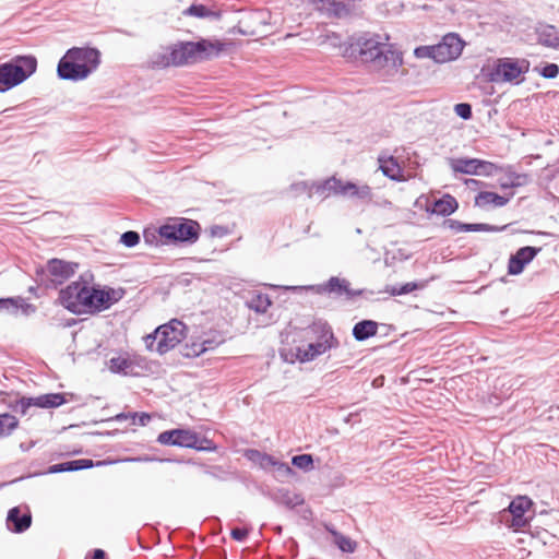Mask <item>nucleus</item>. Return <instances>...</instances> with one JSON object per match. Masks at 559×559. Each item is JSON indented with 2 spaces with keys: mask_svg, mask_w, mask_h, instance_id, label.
<instances>
[{
  "mask_svg": "<svg viewBox=\"0 0 559 559\" xmlns=\"http://www.w3.org/2000/svg\"><path fill=\"white\" fill-rule=\"evenodd\" d=\"M126 290L121 287L90 286L84 276L71 282L59 292L60 304L74 314H96L109 309L123 298Z\"/></svg>",
  "mask_w": 559,
  "mask_h": 559,
  "instance_id": "1",
  "label": "nucleus"
},
{
  "mask_svg": "<svg viewBox=\"0 0 559 559\" xmlns=\"http://www.w3.org/2000/svg\"><path fill=\"white\" fill-rule=\"evenodd\" d=\"M100 51L94 47H72L57 64V75L64 81L79 82L87 79L99 67Z\"/></svg>",
  "mask_w": 559,
  "mask_h": 559,
  "instance_id": "2",
  "label": "nucleus"
},
{
  "mask_svg": "<svg viewBox=\"0 0 559 559\" xmlns=\"http://www.w3.org/2000/svg\"><path fill=\"white\" fill-rule=\"evenodd\" d=\"M356 47L360 59L376 68H396L402 62L399 53L390 45L380 41L379 36H361L357 39Z\"/></svg>",
  "mask_w": 559,
  "mask_h": 559,
  "instance_id": "3",
  "label": "nucleus"
},
{
  "mask_svg": "<svg viewBox=\"0 0 559 559\" xmlns=\"http://www.w3.org/2000/svg\"><path fill=\"white\" fill-rule=\"evenodd\" d=\"M37 70V59L32 55H19L0 63V93L22 84Z\"/></svg>",
  "mask_w": 559,
  "mask_h": 559,
  "instance_id": "4",
  "label": "nucleus"
},
{
  "mask_svg": "<svg viewBox=\"0 0 559 559\" xmlns=\"http://www.w3.org/2000/svg\"><path fill=\"white\" fill-rule=\"evenodd\" d=\"M201 226L197 221L185 217H173L158 227L162 245L188 243L198 241Z\"/></svg>",
  "mask_w": 559,
  "mask_h": 559,
  "instance_id": "5",
  "label": "nucleus"
},
{
  "mask_svg": "<svg viewBox=\"0 0 559 559\" xmlns=\"http://www.w3.org/2000/svg\"><path fill=\"white\" fill-rule=\"evenodd\" d=\"M311 190H313V194H318L323 200L332 194L356 198L362 201H371L372 198V191L368 185L357 186L350 181H343L335 176L322 181L311 182Z\"/></svg>",
  "mask_w": 559,
  "mask_h": 559,
  "instance_id": "6",
  "label": "nucleus"
},
{
  "mask_svg": "<svg viewBox=\"0 0 559 559\" xmlns=\"http://www.w3.org/2000/svg\"><path fill=\"white\" fill-rule=\"evenodd\" d=\"M187 326L179 320L158 326L152 334L145 336L146 348L164 355L175 348L183 338Z\"/></svg>",
  "mask_w": 559,
  "mask_h": 559,
  "instance_id": "7",
  "label": "nucleus"
},
{
  "mask_svg": "<svg viewBox=\"0 0 559 559\" xmlns=\"http://www.w3.org/2000/svg\"><path fill=\"white\" fill-rule=\"evenodd\" d=\"M173 67H181L210 59L219 52L221 48L206 39L199 41H180L170 46Z\"/></svg>",
  "mask_w": 559,
  "mask_h": 559,
  "instance_id": "8",
  "label": "nucleus"
},
{
  "mask_svg": "<svg viewBox=\"0 0 559 559\" xmlns=\"http://www.w3.org/2000/svg\"><path fill=\"white\" fill-rule=\"evenodd\" d=\"M530 70V61L526 59L499 58L495 62L490 73L493 82H515L520 83L519 78Z\"/></svg>",
  "mask_w": 559,
  "mask_h": 559,
  "instance_id": "9",
  "label": "nucleus"
},
{
  "mask_svg": "<svg viewBox=\"0 0 559 559\" xmlns=\"http://www.w3.org/2000/svg\"><path fill=\"white\" fill-rule=\"evenodd\" d=\"M316 331L320 332L319 340L314 343H309L305 349L298 348L297 356L301 361H310L326 350L338 346V341L328 323L316 325Z\"/></svg>",
  "mask_w": 559,
  "mask_h": 559,
  "instance_id": "10",
  "label": "nucleus"
},
{
  "mask_svg": "<svg viewBox=\"0 0 559 559\" xmlns=\"http://www.w3.org/2000/svg\"><path fill=\"white\" fill-rule=\"evenodd\" d=\"M286 289L297 292V290H311L317 295H334L336 297L346 295L352 298L360 294V292H354L349 288V283L346 280H341L336 276H332L328 282L318 285H309V286H287Z\"/></svg>",
  "mask_w": 559,
  "mask_h": 559,
  "instance_id": "11",
  "label": "nucleus"
},
{
  "mask_svg": "<svg viewBox=\"0 0 559 559\" xmlns=\"http://www.w3.org/2000/svg\"><path fill=\"white\" fill-rule=\"evenodd\" d=\"M79 264L68 262L61 259H50L45 269H41L40 275L46 276L52 286L61 285L74 275ZM39 274V272H37Z\"/></svg>",
  "mask_w": 559,
  "mask_h": 559,
  "instance_id": "12",
  "label": "nucleus"
},
{
  "mask_svg": "<svg viewBox=\"0 0 559 559\" xmlns=\"http://www.w3.org/2000/svg\"><path fill=\"white\" fill-rule=\"evenodd\" d=\"M532 504V500L526 496H518L514 498L508 509L503 511L502 516L506 524L515 531L525 527L527 525V519L524 514Z\"/></svg>",
  "mask_w": 559,
  "mask_h": 559,
  "instance_id": "13",
  "label": "nucleus"
},
{
  "mask_svg": "<svg viewBox=\"0 0 559 559\" xmlns=\"http://www.w3.org/2000/svg\"><path fill=\"white\" fill-rule=\"evenodd\" d=\"M465 46V43L455 33H449L442 37V40L436 45L437 63H444L457 59Z\"/></svg>",
  "mask_w": 559,
  "mask_h": 559,
  "instance_id": "14",
  "label": "nucleus"
},
{
  "mask_svg": "<svg viewBox=\"0 0 559 559\" xmlns=\"http://www.w3.org/2000/svg\"><path fill=\"white\" fill-rule=\"evenodd\" d=\"M66 402L64 393H48L36 397H22L17 401L15 411L24 415L31 406L55 408Z\"/></svg>",
  "mask_w": 559,
  "mask_h": 559,
  "instance_id": "15",
  "label": "nucleus"
},
{
  "mask_svg": "<svg viewBox=\"0 0 559 559\" xmlns=\"http://www.w3.org/2000/svg\"><path fill=\"white\" fill-rule=\"evenodd\" d=\"M177 447L195 449L198 451H212L215 445L206 438L188 429H176Z\"/></svg>",
  "mask_w": 559,
  "mask_h": 559,
  "instance_id": "16",
  "label": "nucleus"
},
{
  "mask_svg": "<svg viewBox=\"0 0 559 559\" xmlns=\"http://www.w3.org/2000/svg\"><path fill=\"white\" fill-rule=\"evenodd\" d=\"M542 248L538 247H522L509 259L508 273L510 275H519L523 272L524 267L534 260Z\"/></svg>",
  "mask_w": 559,
  "mask_h": 559,
  "instance_id": "17",
  "label": "nucleus"
},
{
  "mask_svg": "<svg viewBox=\"0 0 559 559\" xmlns=\"http://www.w3.org/2000/svg\"><path fill=\"white\" fill-rule=\"evenodd\" d=\"M500 174H502V176L498 179V183L501 189L523 187L530 181L526 174L515 173L510 165L501 166Z\"/></svg>",
  "mask_w": 559,
  "mask_h": 559,
  "instance_id": "18",
  "label": "nucleus"
},
{
  "mask_svg": "<svg viewBox=\"0 0 559 559\" xmlns=\"http://www.w3.org/2000/svg\"><path fill=\"white\" fill-rule=\"evenodd\" d=\"M7 524L10 531L14 533H23L32 524V514L28 510L21 513V509L19 507H14L8 512Z\"/></svg>",
  "mask_w": 559,
  "mask_h": 559,
  "instance_id": "19",
  "label": "nucleus"
},
{
  "mask_svg": "<svg viewBox=\"0 0 559 559\" xmlns=\"http://www.w3.org/2000/svg\"><path fill=\"white\" fill-rule=\"evenodd\" d=\"M536 36L538 44L559 49V29L550 24H540L536 27Z\"/></svg>",
  "mask_w": 559,
  "mask_h": 559,
  "instance_id": "20",
  "label": "nucleus"
},
{
  "mask_svg": "<svg viewBox=\"0 0 559 559\" xmlns=\"http://www.w3.org/2000/svg\"><path fill=\"white\" fill-rule=\"evenodd\" d=\"M103 462H97L96 466L102 465ZM95 466V463L90 459H79V460H72L67 461L62 463H58L55 465H51L49 467V473L56 474V473H63V472H76L81 469H86Z\"/></svg>",
  "mask_w": 559,
  "mask_h": 559,
  "instance_id": "21",
  "label": "nucleus"
},
{
  "mask_svg": "<svg viewBox=\"0 0 559 559\" xmlns=\"http://www.w3.org/2000/svg\"><path fill=\"white\" fill-rule=\"evenodd\" d=\"M20 309L24 314L35 312V307L26 304L22 297L0 298V312L16 314Z\"/></svg>",
  "mask_w": 559,
  "mask_h": 559,
  "instance_id": "22",
  "label": "nucleus"
},
{
  "mask_svg": "<svg viewBox=\"0 0 559 559\" xmlns=\"http://www.w3.org/2000/svg\"><path fill=\"white\" fill-rule=\"evenodd\" d=\"M512 195L513 193L509 197H503L496 192L481 191L475 197V206L480 209H486L489 205L493 207H502L508 204Z\"/></svg>",
  "mask_w": 559,
  "mask_h": 559,
  "instance_id": "23",
  "label": "nucleus"
},
{
  "mask_svg": "<svg viewBox=\"0 0 559 559\" xmlns=\"http://www.w3.org/2000/svg\"><path fill=\"white\" fill-rule=\"evenodd\" d=\"M108 368L114 373L122 376H134L136 374L135 367L138 366L133 359L128 356L111 357L108 362Z\"/></svg>",
  "mask_w": 559,
  "mask_h": 559,
  "instance_id": "24",
  "label": "nucleus"
},
{
  "mask_svg": "<svg viewBox=\"0 0 559 559\" xmlns=\"http://www.w3.org/2000/svg\"><path fill=\"white\" fill-rule=\"evenodd\" d=\"M459 207L456 199L451 194H444L442 198L437 199L431 204V213L449 216L454 213Z\"/></svg>",
  "mask_w": 559,
  "mask_h": 559,
  "instance_id": "25",
  "label": "nucleus"
},
{
  "mask_svg": "<svg viewBox=\"0 0 559 559\" xmlns=\"http://www.w3.org/2000/svg\"><path fill=\"white\" fill-rule=\"evenodd\" d=\"M379 163L380 169L383 173V175L390 178L391 180L403 181L405 179L403 175V169L395 157H379Z\"/></svg>",
  "mask_w": 559,
  "mask_h": 559,
  "instance_id": "26",
  "label": "nucleus"
},
{
  "mask_svg": "<svg viewBox=\"0 0 559 559\" xmlns=\"http://www.w3.org/2000/svg\"><path fill=\"white\" fill-rule=\"evenodd\" d=\"M378 323L373 320H361L353 328V336L356 341L362 342L377 334Z\"/></svg>",
  "mask_w": 559,
  "mask_h": 559,
  "instance_id": "27",
  "label": "nucleus"
},
{
  "mask_svg": "<svg viewBox=\"0 0 559 559\" xmlns=\"http://www.w3.org/2000/svg\"><path fill=\"white\" fill-rule=\"evenodd\" d=\"M479 158H452L450 167L454 173L477 176Z\"/></svg>",
  "mask_w": 559,
  "mask_h": 559,
  "instance_id": "28",
  "label": "nucleus"
},
{
  "mask_svg": "<svg viewBox=\"0 0 559 559\" xmlns=\"http://www.w3.org/2000/svg\"><path fill=\"white\" fill-rule=\"evenodd\" d=\"M274 500L276 503L287 507L288 509H294L297 506H301L305 500L304 498L295 492H290L285 489L278 490L274 495Z\"/></svg>",
  "mask_w": 559,
  "mask_h": 559,
  "instance_id": "29",
  "label": "nucleus"
},
{
  "mask_svg": "<svg viewBox=\"0 0 559 559\" xmlns=\"http://www.w3.org/2000/svg\"><path fill=\"white\" fill-rule=\"evenodd\" d=\"M429 281L420 282H408L400 286H386L385 292L391 296H401L409 294L414 290L424 289L428 285Z\"/></svg>",
  "mask_w": 559,
  "mask_h": 559,
  "instance_id": "30",
  "label": "nucleus"
},
{
  "mask_svg": "<svg viewBox=\"0 0 559 559\" xmlns=\"http://www.w3.org/2000/svg\"><path fill=\"white\" fill-rule=\"evenodd\" d=\"M271 304L266 294H255L247 301L248 307L257 313H265Z\"/></svg>",
  "mask_w": 559,
  "mask_h": 559,
  "instance_id": "31",
  "label": "nucleus"
},
{
  "mask_svg": "<svg viewBox=\"0 0 559 559\" xmlns=\"http://www.w3.org/2000/svg\"><path fill=\"white\" fill-rule=\"evenodd\" d=\"M328 531L332 534L334 537V544L344 552H354L356 549V542L350 539L349 537L341 534L340 532L329 528Z\"/></svg>",
  "mask_w": 559,
  "mask_h": 559,
  "instance_id": "32",
  "label": "nucleus"
},
{
  "mask_svg": "<svg viewBox=\"0 0 559 559\" xmlns=\"http://www.w3.org/2000/svg\"><path fill=\"white\" fill-rule=\"evenodd\" d=\"M17 425L15 416L9 413L0 414V438L10 436Z\"/></svg>",
  "mask_w": 559,
  "mask_h": 559,
  "instance_id": "33",
  "label": "nucleus"
},
{
  "mask_svg": "<svg viewBox=\"0 0 559 559\" xmlns=\"http://www.w3.org/2000/svg\"><path fill=\"white\" fill-rule=\"evenodd\" d=\"M212 342L204 341V342H194L190 345L185 346V350L182 352V355L186 357H198L202 355L204 352H206L209 348H211Z\"/></svg>",
  "mask_w": 559,
  "mask_h": 559,
  "instance_id": "34",
  "label": "nucleus"
},
{
  "mask_svg": "<svg viewBox=\"0 0 559 559\" xmlns=\"http://www.w3.org/2000/svg\"><path fill=\"white\" fill-rule=\"evenodd\" d=\"M152 63L157 68L173 67V52L170 46L165 51L157 52L153 56Z\"/></svg>",
  "mask_w": 559,
  "mask_h": 559,
  "instance_id": "35",
  "label": "nucleus"
},
{
  "mask_svg": "<svg viewBox=\"0 0 559 559\" xmlns=\"http://www.w3.org/2000/svg\"><path fill=\"white\" fill-rule=\"evenodd\" d=\"M477 164V176L493 177L500 174L501 166H498L491 162L479 159Z\"/></svg>",
  "mask_w": 559,
  "mask_h": 559,
  "instance_id": "36",
  "label": "nucleus"
},
{
  "mask_svg": "<svg viewBox=\"0 0 559 559\" xmlns=\"http://www.w3.org/2000/svg\"><path fill=\"white\" fill-rule=\"evenodd\" d=\"M292 464L300 469L309 471L313 467V457L311 454H299L292 459Z\"/></svg>",
  "mask_w": 559,
  "mask_h": 559,
  "instance_id": "37",
  "label": "nucleus"
},
{
  "mask_svg": "<svg viewBox=\"0 0 559 559\" xmlns=\"http://www.w3.org/2000/svg\"><path fill=\"white\" fill-rule=\"evenodd\" d=\"M186 15L197 16V17H209L214 15V12H212L206 5L204 4H191L186 11Z\"/></svg>",
  "mask_w": 559,
  "mask_h": 559,
  "instance_id": "38",
  "label": "nucleus"
},
{
  "mask_svg": "<svg viewBox=\"0 0 559 559\" xmlns=\"http://www.w3.org/2000/svg\"><path fill=\"white\" fill-rule=\"evenodd\" d=\"M534 71L545 79H555L559 74V66L557 63H546L544 67H536Z\"/></svg>",
  "mask_w": 559,
  "mask_h": 559,
  "instance_id": "39",
  "label": "nucleus"
},
{
  "mask_svg": "<svg viewBox=\"0 0 559 559\" xmlns=\"http://www.w3.org/2000/svg\"><path fill=\"white\" fill-rule=\"evenodd\" d=\"M414 53L417 58H430L437 62V47L432 46H419L415 48Z\"/></svg>",
  "mask_w": 559,
  "mask_h": 559,
  "instance_id": "40",
  "label": "nucleus"
},
{
  "mask_svg": "<svg viewBox=\"0 0 559 559\" xmlns=\"http://www.w3.org/2000/svg\"><path fill=\"white\" fill-rule=\"evenodd\" d=\"M468 227H469L468 231H489V233L502 231L507 228V226L498 227V226L485 224V223H474V224L468 223Z\"/></svg>",
  "mask_w": 559,
  "mask_h": 559,
  "instance_id": "41",
  "label": "nucleus"
},
{
  "mask_svg": "<svg viewBox=\"0 0 559 559\" xmlns=\"http://www.w3.org/2000/svg\"><path fill=\"white\" fill-rule=\"evenodd\" d=\"M443 226L451 229L453 233H468V223H462L456 219H445Z\"/></svg>",
  "mask_w": 559,
  "mask_h": 559,
  "instance_id": "42",
  "label": "nucleus"
},
{
  "mask_svg": "<svg viewBox=\"0 0 559 559\" xmlns=\"http://www.w3.org/2000/svg\"><path fill=\"white\" fill-rule=\"evenodd\" d=\"M120 241L128 248H132L140 242V235L136 231L128 230L120 237Z\"/></svg>",
  "mask_w": 559,
  "mask_h": 559,
  "instance_id": "43",
  "label": "nucleus"
},
{
  "mask_svg": "<svg viewBox=\"0 0 559 559\" xmlns=\"http://www.w3.org/2000/svg\"><path fill=\"white\" fill-rule=\"evenodd\" d=\"M157 441L160 444L177 447L176 429L160 432L157 437Z\"/></svg>",
  "mask_w": 559,
  "mask_h": 559,
  "instance_id": "44",
  "label": "nucleus"
},
{
  "mask_svg": "<svg viewBox=\"0 0 559 559\" xmlns=\"http://www.w3.org/2000/svg\"><path fill=\"white\" fill-rule=\"evenodd\" d=\"M455 114L464 120L472 118V106L467 103H460L454 106Z\"/></svg>",
  "mask_w": 559,
  "mask_h": 559,
  "instance_id": "45",
  "label": "nucleus"
},
{
  "mask_svg": "<svg viewBox=\"0 0 559 559\" xmlns=\"http://www.w3.org/2000/svg\"><path fill=\"white\" fill-rule=\"evenodd\" d=\"M290 189L298 193L308 192L309 198H312V195H313V190H311V183H309L307 181H300L297 183H293L290 186Z\"/></svg>",
  "mask_w": 559,
  "mask_h": 559,
  "instance_id": "46",
  "label": "nucleus"
},
{
  "mask_svg": "<svg viewBox=\"0 0 559 559\" xmlns=\"http://www.w3.org/2000/svg\"><path fill=\"white\" fill-rule=\"evenodd\" d=\"M131 419L133 425L145 426L150 420L151 416L147 413H131Z\"/></svg>",
  "mask_w": 559,
  "mask_h": 559,
  "instance_id": "47",
  "label": "nucleus"
},
{
  "mask_svg": "<svg viewBox=\"0 0 559 559\" xmlns=\"http://www.w3.org/2000/svg\"><path fill=\"white\" fill-rule=\"evenodd\" d=\"M230 535L233 539L242 543L247 539L249 535V530L235 527L231 530Z\"/></svg>",
  "mask_w": 559,
  "mask_h": 559,
  "instance_id": "48",
  "label": "nucleus"
},
{
  "mask_svg": "<svg viewBox=\"0 0 559 559\" xmlns=\"http://www.w3.org/2000/svg\"><path fill=\"white\" fill-rule=\"evenodd\" d=\"M272 471L277 472L282 476H288L293 474L292 467L285 463L276 460V465L272 468Z\"/></svg>",
  "mask_w": 559,
  "mask_h": 559,
  "instance_id": "49",
  "label": "nucleus"
},
{
  "mask_svg": "<svg viewBox=\"0 0 559 559\" xmlns=\"http://www.w3.org/2000/svg\"><path fill=\"white\" fill-rule=\"evenodd\" d=\"M264 454H265V452H261L259 450L251 449V450H247L246 457L260 466V463H261Z\"/></svg>",
  "mask_w": 559,
  "mask_h": 559,
  "instance_id": "50",
  "label": "nucleus"
},
{
  "mask_svg": "<svg viewBox=\"0 0 559 559\" xmlns=\"http://www.w3.org/2000/svg\"><path fill=\"white\" fill-rule=\"evenodd\" d=\"M275 465H276V459L273 455L265 453L260 463V467L264 471H272V468Z\"/></svg>",
  "mask_w": 559,
  "mask_h": 559,
  "instance_id": "51",
  "label": "nucleus"
},
{
  "mask_svg": "<svg viewBox=\"0 0 559 559\" xmlns=\"http://www.w3.org/2000/svg\"><path fill=\"white\" fill-rule=\"evenodd\" d=\"M144 240L146 243L150 245H158V241L162 242L159 236H158V229H155L154 231L145 230L144 231Z\"/></svg>",
  "mask_w": 559,
  "mask_h": 559,
  "instance_id": "52",
  "label": "nucleus"
},
{
  "mask_svg": "<svg viewBox=\"0 0 559 559\" xmlns=\"http://www.w3.org/2000/svg\"><path fill=\"white\" fill-rule=\"evenodd\" d=\"M465 183L471 189H475V188L480 187V186L484 185L481 181L476 180V179H466Z\"/></svg>",
  "mask_w": 559,
  "mask_h": 559,
  "instance_id": "53",
  "label": "nucleus"
},
{
  "mask_svg": "<svg viewBox=\"0 0 559 559\" xmlns=\"http://www.w3.org/2000/svg\"><path fill=\"white\" fill-rule=\"evenodd\" d=\"M93 559H106V552L103 549H95L93 551Z\"/></svg>",
  "mask_w": 559,
  "mask_h": 559,
  "instance_id": "54",
  "label": "nucleus"
},
{
  "mask_svg": "<svg viewBox=\"0 0 559 559\" xmlns=\"http://www.w3.org/2000/svg\"><path fill=\"white\" fill-rule=\"evenodd\" d=\"M128 418H131V413H129V414L120 413V414L116 415L112 419L116 421H122Z\"/></svg>",
  "mask_w": 559,
  "mask_h": 559,
  "instance_id": "55",
  "label": "nucleus"
},
{
  "mask_svg": "<svg viewBox=\"0 0 559 559\" xmlns=\"http://www.w3.org/2000/svg\"><path fill=\"white\" fill-rule=\"evenodd\" d=\"M34 442H29V443H25V442H22L20 443V449L23 451V452H26L28 450H31L33 447H34Z\"/></svg>",
  "mask_w": 559,
  "mask_h": 559,
  "instance_id": "56",
  "label": "nucleus"
},
{
  "mask_svg": "<svg viewBox=\"0 0 559 559\" xmlns=\"http://www.w3.org/2000/svg\"><path fill=\"white\" fill-rule=\"evenodd\" d=\"M127 461L129 462H150V461H153L152 457H129L127 459Z\"/></svg>",
  "mask_w": 559,
  "mask_h": 559,
  "instance_id": "57",
  "label": "nucleus"
},
{
  "mask_svg": "<svg viewBox=\"0 0 559 559\" xmlns=\"http://www.w3.org/2000/svg\"><path fill=\"white\" fill-rule=\"evenodd\" d=\"M275 531H276V533H277V534H281V533H282V527H281V526H277V527L275 528Z\"/></svg>",
  "mask_w": 559,
  "mask_h": 559,
  "instance_id": "58",
  "label": "nucleus"
}]
</instances>
